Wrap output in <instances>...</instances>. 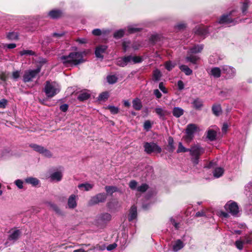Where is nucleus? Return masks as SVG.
I'll return each mask as SVG.
<instances>
[{
	"label": "nucleus",
	"instance_id": "1",
	"mask_svg": "<svg viewBox=\"0 0 252 252\" xmlns=\"http://www.w3.org/2000/svg\"><path fill=\"white\" fill-rule=\"evenodd\" d=\"M84 52H71L68 56L59 57V60L65 66L76 65L84 62Z\"/></svg>",
	"mask_w": 252,
	"mask_h": 252
},
{
	"label": "nucleus",
	"instance_id": "2",
	"mask_svg": "<svg viewBox=\"0 0 252 252\" xmlns=\"http://www.w3.org/2000/svg\"><path fill=\"white\" fill-rule=\"evenodd\" d=\"M60 91L59 84L56 82L47 81L44 88V92L48 97H52Z\"/></svg>",
	"mask_w": 252,
	"mask_h": 252
},
{
	"label": "nucleus",
	"instance_id": "3",
	"mask_svg": "<svg viewBox=\"0 0 252 252\" xmlns=\"http://www.w3.org/2000/svg\"><path fill=\"white\" fill-rule=\"evenodd\" d=\"M189 152L192 157V162L197 164L198 163L199 156L204 153V149L198 145H195L189 149Z\"/></svg>",
	"mask_w": 252,
	"mask_h": 252
},
{
	"label": "nucleus",
	"instance_id": "4",
	"mask_svg": "<svg viewBox=\"0 0 252 252\" xmlns=\"http://www.w3.org/2000/svg\"><path fill=\"white\" fill-rule=\"evenodd\" d=\"M198 127L195 124H190L187 126L186 129V135L184 138L186 142L189 143L193 139L194 133L197 130Z\"/></svg>",
	"mask_w": 252,
	"mask_h": 252
},
{
	"label": "nucleus",
	"instance_id": "5",
	"mask_svg": "<svg viewBox=\"0 0 252 252\" xmlns=\"http://www.w3.org/2000/svg\"><path fill=\"white\" fill-rule=\"evenodd\" d=\"M144 148L145 151L149 154L152 153H160L161 152V148L156 143L154 142L145 143Z\"/></svg>",
	"mask_w": 252,
	"mask_h": 252
},
{
	"label": "nucleus",
	"instance_id": "6",
	"mask_svg": "<svg viewBox=\"0 0 252 252\" xmlns=\"http://www.w3.org/2000/svg\"><path fill=\"white\" fill-rule=\"evenodd\" d=\"M40 71V68L26 71L23 75L24 82L26 83L32 81L33 78H35Z\"/></svg>",
	"mask_w": 252,
	"mask_h": 252
},
{
	"label": "nucleus",
	"instance_id": "7",
	"mask_svg": "<svg viewBox=\"0 0 252 252\" xmlns=\"http://www.w3.org/2000/svg\"><path fill=\"white\" fill-rule=\"evenodd\" d=\"M251 244H252V237L250 235H246L235 242V246L239 250H242L245 245Z\"/></svg>",
	"mask_w": 252,
	"mask_h": 252
},
{
	"label": "nucleus",
	"instance_id": "8",
	"mask_svg": "<svg viewBox=\"0 0 252 252\" xmlns=\"http://www.w3.org/2000/svg\"><path fill=\"white\" fill-rule=\"evenodd\" d=\"M106 199V195L104 193H98L93 196L88 202L90 206H93L100 202L105 201Z\"/></svg>",
	"mask_w": 252,
	"mask_h": 252
},
{
	"label": "nucleus",
	"instance_id": "9",
	"mask_svg": "<svg viewBox=\"0 0 252 252\" xmlns=\"http://www.w3.org/2000/svg\"><path fill=\"white\" fill-rule=\"evenodd\" d=\"M225 209L229 211L232 215H236L238 213V206L234 202H228L225 205Z\"/></svg>",
	"mask_w": 252,
	"mask_h": 252
},
{
	"label": "nucleus",
	"instance_id": "10",
	"mask_svg": "<svg viewBox=\"0 0 252 252\" xmlns=\"http://www.w3.org/2000/svg\"><path fill=\"white\" fill-rule=\"evenodd\" d=\"M222 72L226 74L228 77H232L234 76L236 71L235 69L228 65H223L221 67Z\"/></svg>",
	"mask_w": 252,
	"mask_h": 252
},
{
	"label": "nucleus",
	"instance_id": "11",
	"mask_svg": "<svg viewBox=\"0 0 252 252\" xmlns=\"http://www.w3.org/2000/svg\"><path fill=\"white\" fill-rule=\"evenodd\" d=\"M77 196L74 194H71L67 200V206L69 209H74L77 207Z\"/></svg>",
	"mask_w": 252,
	"mask_h": 252
},
{
	"label": "nucleus",
	"instance_id": "12",
	"mask_svg": "<svg viewBox=\"0 0 252 252\" xmlns=\"http://www.w3.org/2000/svg\"><path fill=\"white\" fill-rule=\"evenodd\" d=\"M126 65L128 63H138L142 61V59L138 56H128L124 57Z\"/></svg>",
	"mask_w": 252,
	"mask_h": 252
},
{
	"label": "nucleus",
	"instance_id": "13",
	"mask_svg": "<svg viewBox=\"0 0 252 252\" xmlns=\"http://www.w3.org/2000/svg\"><path fill=\"white\" fill-rule=\"evenodd\" d=\"M196 34L201 35L205 36L208 32V29L204 26H199L196 27L194 30Z\"/></svg>",
	"mask_w": 252,
	"mask_h": 252
},
{
	"label": "nucleus",
	"instance_id": "14",
	"mask_svg": "<svg viewBox=\"0 0 252 252\" xmlns=\"http://www.w3.org/2000/svg\"><path fill=\"white\" fill-rule=\"evenodd\" d=\"M63 178V173L61 171H56L50 175L49 179L51 181L59 182Z\"/></svg>",
	"mask_w": 252,
	"mask_h": 252
},
{
	"label": "nucleus",
	"instance_id": "15",
	"mask_svg": "<svg viewBox=\"0 0 252 252\" xmlns=\"http://www.w3.org/2000/svg\"><path fill=\"white\" fill-rule=\"evenodd\" d=\"M107 46L105 45H100L96 48L95 51V54L97 58H103V54L105 53L106 50Z\"/></svg>",
	"mask_w": 252,
	"mask_h": 252
},
{
	"label": "nucleus",
	"instance_id": "16",
	"mask_svg": "<svg viewBox=\"0 0 252 252\" xmlns=\"http://www.w3.org/2000/svg\"><path fill=\"white\" fill-rule=\"evenodd\" d=\"M184 247V244L181 240L175 241L172 244V250L174 252H177Z\"/></svg>",
	"mask_w": 252,
	"mask_h": 252
},
{
	"label": "nucleus",
	"instance_id": "17",
	"mask_svg": "<svg viewBox=\"0 0 252 252\" xmlns=\"http://www.w3.org/2000/svg\"><path fill=\"white\" fill-rule=\"evenodd\" d=\"M90 97V93L89 91H84L81 92L78 94L77 98L80 101H84L88 99Z\"/></svg>",
	"mask_w": 252,
	"mask_h": 252
},
{
	"label": "nucleus",
	"instance_id": "18",
	"mask_svg": "<svg viewBox=\"0 0 252 252\" xmlns=\"http://www.w3.org/2000/svg\"><path fill=\"white\" fill-rule=\"evenodd\" d=\"M192 104L193 107L197 110H200L203 106V101L198 98L194 99L192 101Z\"/></svg>",
	"mask_w": 252,
	"mask_h": 252
},
{
	"label": "nucleus",
	"instance_id": "19",
	"mask_svg": "<svg viewBox=\"0 0 252 252\" xmlns=\"http://www.w3.org/2000/svg\"><path fill=\"white\" fill-rule=\"evenodd\" d=\"M203 49V45H194L192 47H191L189 51V54H196L198 53H200L202 51Z\"/></svg>",
	"mask_w": 252,
	"mask_h": 252
},
{
	"label": "nucleus",
	"instance_id": "20",
	"mask_svg": "<svg viewBox=\"0 0 252 252\" xmlns=\"http://www.w3.org/2000/svg\"><path fill=\"white\" fill-rule=\"evenodd\" d=\"M20 234L21 232L19 230H14L9 236L8 239L15 242L19 238Z\"/></svg>",
	"mask_w": 252,
	"mask_h": 252
},
{
	"label": "nucleus",
	"instance_id": "21",
	"mask_svg": "<svg viewBox=\"0 0 252 252\" xmlns=\"http://www.w3.org/2000/svg\"><path fill=\"white\" fill-rule=\"evenodd\" d=\"M137 217V208L136 206H131L128 217V220L131 221L134 219H136Z\"/></svg>",
	"mask_w": 252,
	"mask_h": 252
},
{
	"label": "nucleus",
	"instance_id": "22",
	"mask_svg": "<svg viewBox=\"0 0 252 252\" xmlns=\"http://www.w3.org/2000/svg\"><path fill=\"white\" fill-rule=\"evenodd\" d=\"M130 47H131L134 49L136 50L138 48L139 46H136L134 44L131 45V43L129 41H124L123 42V48L125 51H126Z\"/></svg>",
	"mask_w": 252,
	"mask_h": 252
},
{
	"label": "nucleus",
	"instance_id": "23",
	"mask_svg": "<svg viewBox=\"0 0 252 252\" xmlns=\"http://www.w3.org/2000/svg\"><path fill=\"white\" fill-rule=\"evenodd\" d=\"M184 110L179 107H175L173 108L172 113L174 117L179 118L184 114Z\"/></svg>",
	"mask_w": 252,
	"mask_h": 252
},
{
	"label": "nucleus",
	"instance_id": "24",
	"mask_svg": "<svg viewBox=\"0 0 252 252\" xmlns=\"http://www.w3.org/2000/svg\"><path fill=\"white\" fill-rule=\"evenodd\" d=\"M232 22V19L227 15H222L219 20V23L220 24H230Z\"/></svg>",
	"mask_w": 252,
	"mask_h": 252
},
{
	"label": "nucleus",
	"instance_id": "25",
	"mask_svg": "<svg viewBox=\"0 0 252 252\" xmlns=\"http://www.w3.org/2000/svg\"><path fill=\"white\" fill-rule=\"evenodd\" d=\"M224 172V169L221 167L216 168L213 172V175L215 178H218L221 177Z\"/></svg>",
	"mask_w": 252,
	"mask_h": 252
},
{
	"label": "nucleus",
	"instance_id": "26",
	"mask_svg": "<svg viewBox=\"0 0 252 252\" xmlns=\"http://www.w3.org/2000/svg\"><path fill=\"white\" fill-rule=\"evenodd\" d=\"M221 74V70L219 67H214L211 69L210 74L215 78L220 77Z\"/></svg>",
	"mask_w": 252,
	"mask_h": 252
},
{
	"label": "nucleus",
	"instance_id": "27",
	"mask_svg": "<svg viewBox=\"0 0 252 252\" xmlns=\"http://www.w3.org/2000/svg\"><path fill=\"white\" fill-rule=\"evenodd\" d=\"M62 15V12L58 10H52L49 13V15L53 19L59 18Z\"/></svg>",
	"mask_w": 252,
	"mask_h": 252
},
{
	"label": "nucleus",
	"instance_id": "28",
	"mask_svg": "<svg viewBox=\"0 0 252 252\" xmlns=\"http://www.w3.org/2000/svg\"><path fill=\"white\" fill-rule=\"evenodd\" d=\"M212 111L216 116H219L221 113V108L220 104H215L212 106Z\"/></svg>",
	"mask_w": 252,
	"mask_h": 252
},
{
	"label": "nucleus",
	"instance_id": "29",
	"mask_svg": "<svg viewBox=\"0 0 252 252\" xmlns=\"http://www.w3.org/2000/svg\"><path fill=\"white\" fill-rule=\"evenodd\" d=\"M186 59L187 61L190 62L192 63H196V62L199 59V58L197 56L189 53Z\"/></svg>",
	"mask_w": 252,
	"mask_h": 252
},
{
	"label": "nucleus",
	"instance_id": "30",
	"mask_svg": "<svg viewBox=\"0 0 252 252\" xmlns=\"http://www.w3.org/2000/svg\"><path fill=\"white\" fill-rule=\"evenodd\" d=\"M133 107L136 110H139L142 108V104L140 99L138 98L134 99L132 101Z\"/></svg>",
	"mask_w": 252,
	"mask_h": 252
},
{
	"label": "nucleus",
	"instance_id": "31",
	"mask_svg": "<svg viewBox=\"0 0 252 252\" xmlns=\"http://www.w3.org/2000/svg\"><path fill=\"white\" fill-rule=\"evenodd\" d=\"M155 112L161 118H163L167 114V112L166 110L160 107H157L155 109Z\"/></svg>",
	"mask_w": 252,
	"mask_h": 252
},
{
	"label": "nucleus",
	"instance_id": "32",
	"mask_svg": "<svg viewBox=\"0 0 252 252\" xmlns=\"http://www.w3.org/2000/svg\"><path fill=\"white\" fill-rule=\"evenodd\" d=\"M25 181L26 183L30 184L34 186L37 185L39 183V181L37 179L33 177L27 178L25 179Z\"/></svg>",
	"mask_w": 252,
	"mask_h": 252
},
{
	"label": "nucleus",
	"instance_id": "33",
	"mask_svg": "<svg viewBox=\"0 0 252 252\" xmlns=\"http://www.w3.org/2000/svg\"><path fill=\"white\" fill-rule=\"evenodd\" d=\"M49 206L50 209L54 211L56 214L60 215H62V212L57 205L54 203H49Z\"/></svg>",
	"mask_w": 252,
	"mask_h": 252
},
{
	"label": "nucleus",
	"instance_id": "34",
	"mask_svg": "<svg viewBox=\"0 0 252 252\" xmlns=\"http://www.w3.org/2000/svg\"><path fill=\"white\" fill-rule=\"evenodd\" d=\"M94 187V184L89 183L81 184L78 185L79 189L83 188V189L85 191H89L93 189Z\"/></svg>",
	"mask_w": 252,
	"mask_h": 252
},
{
	"label": "nucleus",
	"instance_id": "35",
	"mask_svg": "<svg viewBox=\"0 0 252 252\" xmlns=\"http://www.w3.org/2000/svg\"><path fill=\"white\" fill-rule=\"evenodd\" d=\"M217 135L216 132L212 129H209L207 132V138L211 141H214L216 139Z\"/></svg>",
	"mask_w": 252,
	"mask_h": 252
},
{
	"label": "nucleus",
	"instance_id": "36",
	"mask_svg": "<svg viewBox=\"0 0 252 252\" xmlns=\"http://www.w3.org/2000/svg\"><path fill=\"white\" fill-rule=\"evenodd\" d=\"M180 69L187 75H191L192 73V71L188 66L185 65H182L180 66Z\"/></svg>",
	"mask_w": 252,
	"mask_h": 252
},
{
	"label": "nucleus",
	"instance_id": "37",
	"mask_svg": "<svg viewBox=\"0 0 252 252\" xmlns=\"http://www.w3.org/2000/svg\"><path fill=\"white\" fill-rule=\"evenodd\" d=\"M30 147L32 148L34 151L39 153L41 154H42L43 150L44 148V147H43L41 146L38 145L34 144L30 145Z\"/></svg>",
	"mask_w": 252,
	"mask_h": 252
},
{
	"label": "nucleus",
	"instance_id": "38",
	"mask_svg": "<svg viewBox=\"0 0 252 252\" xmlns=\"http://www.w3.org/2000/svg\"><path fill=\"white\" fill-rule=\"evenodd\" d=\"M99 219L103 221H109L111 219V216L108 213H104L99 216Z\"/></svg>",
	"mask_w": 252,
	"mask_h": 252
},
{
	"label": "nucleus",
	"instance_id": "39",
	"mask_svg": "<svg viewBox=\"0 0 252 252\" xmlns=\"http://www.w3.org/2000/svg\"><path fill=\"white\" fill-rule=\"evenodd\" d=\"M161 76V73L160 71L158 70H155L153 72V80L156 81H158Z\"/></svg>",
	"mask_w": 252,
	"mask_h": 252
},
{
	"label": "nucleus",
	"instance_id": "40",
	"mask_svg": "<svg viewBox=\"0 0 252 252\" xmlns=\"http://www.w3.org/2000/svg\"><path fill=\"white\" fill-rule=\"evenodd\" d=\"M105 189L106 192L109 194H112L118 189L117 188L114 186H106Z\"/></svg>",
	"mask_w": 252,
	"mask_h": 252
},
{
	"label": "nucleus",
	"instance_id": "41",
	"mask_svg": "<svg viewBox=\"0 0 252 252\" xmlns=\"http://www.w3.org/2000/svg\"><path fill=\"white\" fill-rule=\"evenodd\" d=\"M176 65V63H172L171 61H167L165 63V67L168 71L172 70Z\"/></svg>",
	"mask_w": 252,
	"mask_h": 252
},
{
	"label": "nucleus",
	"instance_id": "42",
	"mask_svg": "<svg viewBox=\"0 0 252 252\" xmlns=\"http://www.w3.org/2000/svg\"><path fill=\"white\" fill-rule=\"evenodd\" d=\"M189 152V149H187L184 147L181 142L179 143L178 148L177 150V152L178 153H182V152Z\"/></svg>",
	"mask_w": 252,
	"mask_h": 252
},
{
	"label": "nucleus",
	"instance_id": "43",
	"mask_svg": "<svg viewBox=\"0 0 252 252\" xmlns=\"http://www.w3.org/2000/svg\"><path fill=\"white\" fill-rule=\"evenodd\" d=\"M117 77L115 75H110L107 76V80L109 84H114L117 81Z\"/></svg>",
	"mask_w": 252,
	"mask_h": 252
},
{
	"label": "nucleus",
	"instance_id": "44",
	"mask_svg": "<svg viewBox=\"0 0 252 252\" xmlns=\"http://www.w3.org/2000/svg\"><path fill=\"white\" fill-rule=\"evenodd\" d=\"M148 188V186L146 184H143L141 186L137 187V190L139 192H143L146 191Z\"/></svg>",
	"mask_w": 252,
	"mask_h": 252
},
{
	"label": "nucleus",
	"instance_id": "45",
	"mask_svg": "<svg viewBox=\"0 0 252 252\" xmlns=\"http://www.w3.org/2000/svg\"><path fill=\"white\" fill-rule=\"evenodd\" d=\"M124 33L125 32L124 30H120L114 33V36L116 38H120L123 36Z\"/></svg>",
	"mask_w": 252,
	"mask_h": 252
},
{
	"label": "nucleus",
	"instance_id": "46",
	"mask_svg": "<svg viewBox=\"0 0 252 252\" xmlns=\"http://www.w3.org/2000/svg\"><path fill=\"white\" fill-rule=\"evenodd\" d=\"M18 33L15 32H9L7 35V37L11 40L16 39L18 38Z\"/></svg>",
	"mask_w": 252,
	"mask_h": 252
},
{
	"label": "nucleus",
	"instance_id": "47",
	"mask_svg": "<svg viewBox=\"0 0 252 252\" xmlns=\"http://www.w3.org/2000/svg\"><path fill=\"white\" fill-rule=\"evenodd\" d=\"M107 108L110 110L113 114H116L119 112V108L113 106H108Z\"/></svg>",
	"mask_w": 252,
	"mask_h": 252
},
{
	"label": "nucleus",
	"instance_id": "48",
	"mask_svg": "<svg viewBox=\"0 0 252 252\" xmlns=\"http://www.w3.org/2000/svg\"><path fill=\"white\" fill-rule=\"evenodd\" d=\"M249 4V1L248 0H245L243 3L242 10L243 13L245 14L248 8Z\"/></svg>",
	"mask_w": 252,
	"mask_h": 252
},
{
	"label": "nucleus",
	"instance_id": "49",
	"mask_svg": "<svg viewBox=\"0 0 252 252\" xmlns=\"http://www.w3.org/2000/svg\"><path fill=\"white\" fill-rule=\"evenodd\" d=\"M108 97V93L107 92H103L99 94L98 96L99 100H105Z\"/></svg>",
	"mask_w": 252,
	"mask_h": 252
},
{
	"label": "nucleus",
	"instance_id": "50",
	"mask_svg": "<svg viewBox=\"0 0 252 252\" xmlns=\"http://www.w3.org/2000/svg\"><path fill=\"white\" fill-rule=\"evenodd\" d=\"M14 184L19 189L23 188L24 182L22 180L18 179L15 180Z\"/></svg>",
	"mask_w": 252,
	"mask_h": 252
},
{
	"label": "nucleus",
	"instance_id": "51",
	"mask_svg": "<svg viewBox=\"0 0 252 252\" xmlns=\"http://www.w3.org/2000/svg\"><path fill=\"white\" fill-rule=\"evenodd\" d=\"M127 29H128V32L129 33H134V32H139L140 31V28H135L132 26H128Z\"/></svg>",
	"mask_w": 252,
	"mask_h": 252
},
{
	"label": "nucleus",
	"instance_id": "52",
	"mask_svg": "<svg viewBox=\"0 0 252 252\" xmlns=\"http://www.w3.org/2000/svg\"><path fill=\"white\" fill-rule=\"evenodd\" d=\"M129 187L131 189H137V182L135 180L131 181L129 183Z\"/></svg>",
	"mask_w": 252,
	"mask_h": 252
},
{
	"label": "nucleus",
	"instance_id": "53",
	"mask_svg": "<svg viewBox=\"0 0 252 252\" xmlns=\"http://www.w3.org/2000/svg\"><path fill=\"white\" fill-rule=\"evenodd\" d=\"M20 54L21 56H23L25 55H33L35 53L32 50H24L23 51H21L20 52Z\"/></svg>",
	"mask_w": 252,
	"mask_h": 252
},
{
	"label": "nucleus",
	"instance_id": "54",
	"mask_svg": "<svg viewBox=\"0 0 252 252\" xmlns=\"http://www.w3.org/2000/svg\"><path fill=\"white\" fill-rule=\"evenodd\" d=\"M117 64L118 65L122 66V67H124V66L126 65V62L125 61L124 57L118 59L117 62Z\"/></svg>",
	"mask_w": 252,
	"mask_h": 252
},
{
	"label": "nucleus",
	"instance_id": "55",
	"mask_svg": "<svg viewBox=\"0 0 252 252\" xmlns=\"http://www.w3.org/2000/svg\"><path fill=\"white\" fill-rule=\"evenodd\" d=\"M41 154L47 158H51L52 157V154L51 152L45 148Z\"/></svg>",
	"mask_w": 252,
	"mask_h": 252
},
{
	"label": "nucleus",
	"instance_id": "56",
	"mask_svg": "<svg viewBox=\"0 0 252 252\" xmlns=\"http://www.w3.org/2000/svg\"><path fill=\"white\" fill-rule=\"evenodd\" d=\"M20 71L16 70L12 72V77L14 80H17L20 76Z\"/></svg>",
	"mask_w": 252,
	"mask_h": 252
},
{
	"label": "nucleus",
	"instance_id": "57",
	"mask_svg": "<svg viewBox=\"0 0 252 252\" xmlns=\"http://www.w3.org/2000/svg\"><path fill=\"white\" fill-rule=\"evenodd\" d=\"M7 100L5 99H2L0 100V108H4L7 104Z\"/></svg>",
	"mask_w": 252,
	"mask_h": 252
},
{
	"label": "nucleus",
	"instance_id": "58",
	"mask_svg": "<svg viewBox=\"0 0 252 252\" xmlns=\"http://www.w3.org/2000/svg\"><path fill=\"white\" fill-rule=\"evenodd\" d=\"M144 127L145 129L148 130L151 127V124L150 121H146L144 124Z\"/></svg>",
	"mask_w": 252,
	"mask_h": 252
},
{
	"label": "nucleus",
	"instance_id": "59",
	"mask_svg": "<svg viewBox=\"0 0 252 252\" xmlns=\"http://www.w3.org/2000/svg\"><path fill=\"white\" fill-rule=\"evenodd\" d=\"M92 33L94 35L98 36L101 34L102 32L99 29H96L93 31Z\"/></svg>",
	"mask_w": 252,
	"mask_h": 252
},
{
	"label": "nucleus",
	"instance_id": "60",
	"mask_svg": "<svg viewBox=\"0 0 252 252\" xmlns=\"http://www.w3.org/2000/svg\"><path fill=\"white\" fill-rule=\"evenodd\" d=\"M159 88L163 93L166 94L167 93V91L164 87L162 82H160L159 84Z\"/></svg>",
	"mask_w": 252,
	"mask_h": 252
},
{
	"label": "nucleus",
	"instance_id": "61",
	"mask_svg": "<svg viewBox=\"0 0 252 252\" xmlns=\"http://www.w3.org/2000/svg\"><path fill=\"white\" fill-rule=\"evenodd\" d=\"M154 94L157 98H159L162 96L161 93L158 89H156L154 91Z\"/></svg>",
	"mask_w": 252,
	"mask_h": 252
},
{
	"label": "nucleus",
	"instance_id": "62",
	"mask_svg": "<svg viewBox=\"0 0 252 252\" xmlns=\"http://www.w3.org/2000/svg\"><path fill=\"white\" fill-rule=\"evenodd\" d=\"M170 221L171 223L174 226L176 229H178L179 227V223L175 222L174 219H173L172 218H171L170 219Z\"/></svg>",
	"mask_w": 252,
	"mask_h": 252
},
{
	"label": "nucleus",
	"instance_id": "63",
	"mask_svg": "<svg viewBox=\"0 0 252 252\" xmlns=\"http://www.w3.org/2000/svg\"><path fill=\"white\" fill-rule=\"evenodd\" d=\"M177 85H178V89L180 90H182L184 88V84L182 81H181V80L179 81L178 82Z\"/></svg>",
	"mask_w": 252,
	"mask_h": 252
},
{
	"label": "nucleus",
	"instance_id": "64",
	"mask_svg": "<svg viewBox=\"0 0 252 252\" xmlns=\"http://www.w3.org/2000/svg\"><path fill=\"white\" fill-rule=\"evenodd\" d=\"M68 108L67 104H63L60 106V109L63 112H66Z\"/></svg>",
	"mask_w": 252,
	"mask_h": 252
}]
</instances>
